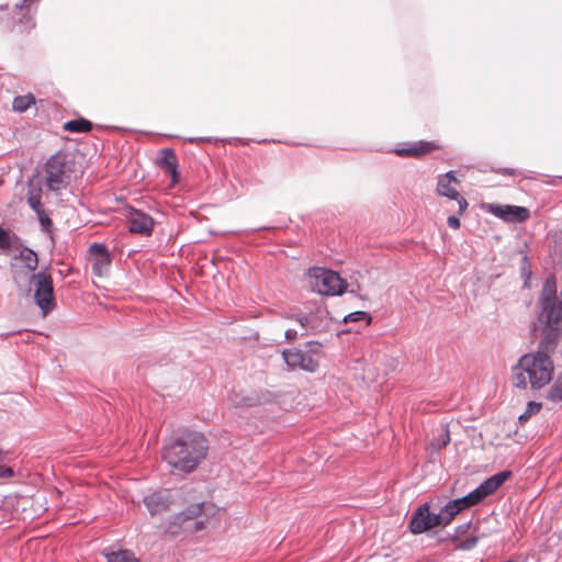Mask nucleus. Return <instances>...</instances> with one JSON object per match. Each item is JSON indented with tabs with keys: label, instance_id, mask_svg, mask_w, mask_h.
I'll return each instance as SVG.
<instances>
[{
	"label": "nucleus",
	"instance_id": "obj_24",
	"mask_svg": "<svg viewBox=\"0 0 562 562\" xmlns=\"http://www.w3.org/2000/svg\"><path fill=\"white\" fill-rule=\"evenodd\" d=\"M547 398L553 403L562 402V371L559 373L553 384L550 386Z\"/></svg>",
	"mask_w": 562,
	"mask_h": 562
},
{
	"label": "nucleus",
	"instance_id": "obj_23",
	"mask_svg": "<svg viewBox=\"0 0 562 562\" xmlns=\"http://www.w3.org/2000/svg\"><path fill=\"white\" fill-rule=\"evenodd\" d=\"M34 103L35 97L32 93H27L15 97L13 99L12 108L15 112L23 113Z\"/></svg>",
	"mask_w": 562,
	"mask_h": 562
},
{
	"label": "nucleus",
	"instance_id": "obj_15",
	"mask_svg": "<svg viewBox=\"0 0 562 562\" xmlns=\"http://www.w3.org/2000/svg\"><path fill=\"white\" fill-rule=\"evenodd\" d=\"M452 520H448V510H446V505L440 509L438 514L430 512V504L428 502H424V533L427 537H432L434 532H431L432 528L436 527H446Z\"/></svg>",
	"mask_w": 562,
	"mask_h": 562
},
{
	"label": "nucleus",
	"instance_id": "obj_14",
	"mask_svg": "<svg viewBox=\"0 0 562 562\" xmlns=\"http://www.w3.org/2000/svg\"><path fill=\"white\" fill-rule=\"evenodd\" d=\"M432 438L426 451L429 453L430 462H435V454H437L442 448H445L450 442V434L448 429V423L441 420L438 424H435L432 429Z\"/></svg>",
	"mask_w": 562,
	"mask_h": 562
},
{
	"label": "nucleus",
	"instance_id": "obj_40",
	"mask_svg": "<svg viewBox=\"0 0 562 562\" xmlns=\"http://www.w3.org/2000/svg\"><path fill=\"white\" fill-rule=\"evenodd\" d=\"M200 140H201L200 138H190V143H192V144L198 143Z\"/></svg>",
	"mask_w": 562,
	"mask_h": 562
},
{
	"label": "nucleus",
	"instance_id": "obj_21",
	"mask_svg": "<svg viewBox=\"0 0 562 562\" xmlns=\"http://www.w3.org/2000/svg\"><path fill=\"white\" fill-rule=\"evenodd\" d=\"M64 128L71 133H87L91 131L92 123L86 119H77L66 122Z\"/></svg>",
	"mask_w": 562,
	"mask_h": 562
},
{
	"label": "nucleus",
	"instance_id": "obj_2",
	"mask_svg": "<svg viewBox=\"0 0 562 562\" xmlns=\"http://www.w3.org/2000/svg\"><path fill=\"white\" fill-rule=\"evenodd\" d=\"M209 442L196 431H184L162 448V459L173 470L191 473L206 458Z\"/></svg>",
	"mask_w": 562,
	"mask_h": 562
},
{
	"label": "nucleus",
	"instance_id": "obj_12",
	"mask_svg": "<svg viewBox=\"0 0 562 562\" xmlns=\"http://www.w3.org/2000/svg\"><path fill=\"white\" fill-rule=\"evenodd\" d=\"M488 211L508 223H522L530 216V211L527 207L518 205L491 204Z\"/></svg>",
	"mask_w": 562,
	"mask_h": 562
},
{
	"label": "nucleus",
	"instance_id": "obj_38",
	"mask_svg": "<svg viewBox=\"0 0 562 562\" xmlns=\"http://www.w3.org/2000/svg\"><path fill=\"white\" fill-rule=\"evenodd\" d=\"M501 173L503 175H514L515 173V170L514 169H509V168H504V169H501Z\"/></svg>",
	"mask_w": 562,
	"mask_h": 562
},
{
	"label": "nucleus",
	"instance_id": "obj_4",
	"mask_svg": "<svg viewBox=\"0 0 562 562\" xmlns=\"http://www.w3.org/2000/svg\"><path fill=\"white\" fill-rule=\"evenodd\" d=\"M512 475L513 472L510 470L499 471L487 477L465 496L448 502L446 504L448 520H453L454 517L463 509L480 504L487 496L497 491Z\"/></svg>",
	"mask_w": 562,
	"mask_h": 562
},
{
	"label": "nucleus",
	"instance_id": "obj_3",
	"mask_svg": "<svg viewBox=\"0 0 562 562\" xmlns=\"http://www.w3.org/2000/svg\"><path fill=\"white\" fill-rule=\"evenodd\" d=\"M538 304L540 306L538 322L543 325L542 329H557V335L562 336V289L558 295L555 277L546 279Z\"/></svg>",
	"mask_w": 562,
	"mask_h": 562
},
{
	"label": "nucleus",
	"instance_id": "obj_20",
	"mask_svg": "<svg viewBox=\"0 0 562 562\" xmlns=\"http://www.w3.org/2000/svg\"><path fill=\"white\" fill-rule=\"evenodd\" d=\"M391 151L400 157L419 158L422 157V142L407 143L404 146L392 149Z\"/></svg>",
	"mask_w": 562,
	"mask_h": 562
},
{
	"label": "nucleus",
	"instance_id": "obj_18",
	"mask_svg": "<svg viewBox=\"0 0 562 562\" xmlns=\"http://www.w3.org/2000/svg\"><path fill=\"white\" fill-rule=\"evenodd\" d=\"M170 503L171 499L165 492H154L144 497V504L151 515L166 510Z\"/></svg>",
	"mask_w": 562,
	"mask_h": 562
},
{
	"label": "nucleus",
	"instance_id": "obj_19",
	"mask_svg": "<svg viewBox=\"0 0 562 562\" xmlns=\"http://www.w3.org/2000/svg\"><path fill=\"white\" fill-rule=\"evenodd\" d=\"M325 314V311L321 307L316 310V312H311L307 315H299L296 316V321L301 324V326L304 328L305 333L312 330H318L319 325L317 324V319Z\"/></svg>",
	"mask_w": 562,
	"mask_h": 562
},
{
	"label": "nucleus",
	"instance_id": "obj_31",
	"mask_svg": "<svg viewBox=\"0 0 562 562\" xmlns=\"http://www.w3.org/2000/svg\"><path fill=\"white\" fill-rule=\"evenodd\" d=\"M471 528V521H468L465 524H462L460 526H458L454 530V533L449 536L450 540L452 542L459 540L460 538H462L467 532L468 530Z\"/></svg>",
	"mask_w": 562,
	"mask_h": 562
},
{
	"label": "nucleus",
	"instance_id": "obj_8",
	"mask_svg": "<svg viewBox=\"0 0 562 562\" xmlns=\"http://www.w3.org/2000/svg\"><path fill=\"white\" fill-rule=\"evenodd\" d=\"M65 167L66 156L61 151L54 154L47 160L45 166V183L49 190L59 191L66 188L68 176L65 172Z\"/></svg>",
	"mask_w": 562,
	"mask_h": 562
},
{
	"label": "nucleus",
	"instance_id": "obj_41",
	"mask_svg": "<svg viewBox=\"0 0 562 562\" xmlns=\"http://www.w3.org/2000/svg\"><path fill=\"white\" fill-rule=\"evenodd\" d=\"M501 562H516L514 560H505V561H501Z\"/></svg>",
	"mask_w": 562,
	"mask_h": 562
},
{
	"label": "nucleus",
	"instance_id": "obj_27",
	"mask_svg": "<svg viewBox=\"0 0 562 562\" xmlns=\"http://www.w3.org/2000/svg\"><path fill=\"white\" fill-rule=\"evenodd\" d=\"M409 529L415 535L422 533V505L415 508Z\"/></svg>",
	"mask_w": 562,
	"mask_h": 562
},
{
	"label": "nucleus",
	"instance_id": "obj_7",
	"mask_svg": "<svg viewBox=\"0 0 562 562\" xmlns=\"http://www.w3.org/2000/svg\"><path fill=\"white\" fill-rule=\"evenodd\" d=\"M203 506V502L188 506L186 510L177 514L173 517V519L169 522L167 530L172 535H177L181 530H201L203 528V522L196 521L195 518L201 515Z\"/></svg>",
	"mask_w": 562,
	"mask_h": 562
},
{
	"label": "nucleus",
	"instance_id": "obj_29",
	"mask_svg": "<svg viewBox=\"0 0 562 562\" xmlns=\"http://www.w3.org/2000/svg\"><path fill=\"white\" fill-rule=\"evenodd\" d=\"M344 321L345 323L363 321L366 324H369L371 316L367 312L358 311L345 316Z\"/></svg>",
	"mask_w": 562,
	"mask_h": 562
},
{
	"label": "nucleus",
	"instance_id": "obj_6",
	"mask_svg": "<svg viewBox=\"0 0 562 562\" xmlns=\"http://www.w3.org/2000/svg\"><path fill=\"white\" fill-rule=\"evenodd\" d=\"M308 274L313 280V289L321 294L338 295L346 289V282L333 270L314 267L310 269Z\"/></svg>",
	"mask_w": 562,
	"mask_h": 562
},
{
	"label": "nucleus",
	"instance_id": "obj_26",
	"mask_svg": "<svg viewBox=\"0 0 562 562\" xmlns=\"http://www.w3.org/2000/svg\"><path fill=\"white\" fill-rule=\"evenodd\" d=\"M542 405L541 403L530 401L527 404V407L522 414L519 415L518 422L522 425L525 424L532 415L540 412Z\"/></svg>",
	"mask_w": 562,
	"mask_h": 562
},
{
	"label": "nucleus",
	"instance_id": "obj_1",
	"mask_svg": "<svg viewBox=\"0 0 562 562\" xmlns=\"http://www.w3.org/2000/svg\"><path fill=\"white\" fill-rule=\"evenodd\" d=\"M561 336L557 329H542V337L536 353H527L520 357L518 363L513 367V385L526 390L528 384L533 390H540L547 385L553 373L551 353L554 352Z\"/></svg>",
	"mask_w": 562,
	"mask_h": 562
},
{
	"label": "nucleus",
	"instance_id": "obj_36",
	"mask_svg": "<svg viewBox=\"0 0 562 562\" xmlns=\"http://www.w3.org/2000/svg\"><path fill=\"white\" fill-rule=\"evenodd\" d=\"M423 148H424L423 150H424V156H425L426 154L430 153L431 150L440 148V146L437 145L436 142H425L424 140Z\"/></svg>",
	"mask_w": 562,
	"mask_h": 562
},
{
	"label": "nucleus",
	"instance_id": "obj_13",
	"mask_svg": "<svg viewBox=\"0 0 562 562\" xmlns=\"http://www.w3.org/2000/svg\"><path fill=\"white\" fill-rule=\"evenodd\" d=\"M128 231L133 234L149 236L154 229V220L143 211L131 209L127 215Z\"/></svg>",
	"mask_w": 562,
	"mask_h": 562
},
{
	"label": "nucleus",
	"instance_id": "obj_17",
	"mask_svg": "<svg viewBox=\"0 0 562 562\" xmlns=\"http://www.w3.org/2000/svg\"><path fill=\"white\" fill-rule=\"evenodd\" d=\"M157 165L160 169H162L165 171V173L171 176L173 182H177L178 161H177V156L171 148H164L158 151Z\"/></svg>",
	"mask_w": 562,
	"mask_h": 562
},
{
	"label": "nucleus",
	"instance_id": "obj_5",
	"mask_svg": "<svg viewBox=\"0 0 562 562\" xmlns=\"http://www.w3.org/2000/svg\"><path fill=\"white\" fill-rule=\"evenodd\" d=\"M34 285V301L40 307L43 316L48 315L56 306L54 295L53 278L47 269L30 276Z\"/></svg>",
	"mask_w": 562,
	"mask_h": 562
},
{
	"label": "nucleus",
	"instance_id": "obj_10",
	"mask_svg": "<svg viewBox=\"0 0 562 562\" xmlns=\"http://www.w3.org/2000/svg\"><path fill=\"white\" fill-rule=\"evenodd\" d=\"M453 183H458V180L454 177V171L450 170L439 177L437 182V192L439 195L451 200H457L459 205V214H462L469 204L468 201L461 196L458 190L452 186Z\"/></svg>",
	"mask_w": 562,
	"mask_h": 562
},
{
	"label": "nucleus",
	"instance_id": "obj_37",
	"mask_svg": "<svg viewBox=\"0 0 562 562\" xmlns=\"http://www.w3.org/2000/svg\"><path fill=\"white\" fill-rule=\"evenodd\" d=\"M284 336L286 340L292 341L297 337V331L294 329H288Z\"/></svg>",
	"mask_w": 562,
	"mask_h": 562
},
{
	"label": "nucleus",
	"instance_id": "obj_9",
	"mask_svg": "<svg viewBox=\"0 0 562 562\" xmlns=\"http://www.w3.org/2000/svg\"><path fill=\"white\" fill-rule=\"evenodd\" d=\"M282 357L289 371L300 369L306 372H315L318 368V362L313 355L301 349H285Z\"/></svg>",
	"mask_w": 562,
	"mask_h": 562
},
{
	"label": "nucleus",
	"instance_id": "obj_25",
	"mask_svg": "<svg viewBox=\"0 0 562 562\" xmlns=\"http://www.w3.org/2000/svg\"><path fill=\"white\" fill-rule=\"evenodd\" d=\"M480 536L471 535L467 538H460L459 540L454 541V548L456 550L460 551H470L474 549L480 540Z\"/></svg>",
	"mask_w": 562,
	"mask_h": 562
},
{
	"label": "nucleus",
	"instance_id": "obj_22",
	"mask_svg": "<svg viewBox=\"0 0 562 562\" xmlns=\"http://www.w3.org/2000/svg\"><path fill=\"white\" fill-rule=\"evenodd\" d=\"M108 562H139V560L130 550H119L105 553Z\"/></svg>",
	"mask_w": 562,
	"mask_h": 562
},
{
	"label": "nucleus",
	"instance_id": "obj_11",
	"mask_svg": "<svg viewBox=\"0 0 562 562\" xmlns=\"http://www.w3.org/2000/svg\"><path fill=\"white\" fill-rule=\"evenodd\" d=\"M89 260L92 265V272L95 277H103L111 266V256L103 244L93 243L89 247Z\"/></svg>",
	"mask_w": 562,
	"mask_h": 562
},
{
	"label": "nucleus",
	"instance_id": "obj_35",
	"mask_svg": "<svg viewBox=\"0 0 562 562\" xmlns=\"http://www.w3.org/2000/svg\"><path fill=\"white\" fill-rule=\"evenodd\" d=\"M447 224L450 228L458 229L460 227V220L457 215H450L447 218Z\"/></svg>",
	"mask_w": 562,
	"mask_h": 562
},
{
	"label": "nucleus",
	"instance_id": "obj_33",
	"mask_svg": "<svg viewBox=\"0 0 562 562\" xmlns=\"http://www.w3.org/2000/svg\"><path fill=\"white\" fill-rule=\"evenodd\" d=\"M231 403L234 406H250L252 404V400L249 397H239L238 395H234L231 398Z\"/></svg>",
	"mask_w": 562,
	"mask_h": 562
},
{
	"label": "nucleus",
	"instance_id": "obj_34",
	"mask_svg": "<svg viewBox=\"0 0 562 562\" xmlns=\"http://www.w3.org/2000/svg\"><path fill=\"white\" fill-rule=\"evenodd\" d=\"M27 204L36 213V215L45 211L44 205L42 204V200L33 199V201L27 202Z\"/></svg>",
	"mask_w": 562,
	"mask_h": 562
},
{
	"label": "nucleus",
	"instance_id": "obj_28",
	"mask_svg": "<svg viewBox=\"0 0 562 562\" xmlns=\"http://www.w3.org/2000/svg\"><path fill=\"white\" fill-rule=\"evenodd\" d=\"M42 186L40 183H35L33 180L27 183V202L34 200H42Z\"/></svg>",
	"mask_w": 562,
	"mask_h": 562
},
{
	"label": "nucleus",
	"instance_id": "obj_16",
	"mask_svg": "<svg viewBox=\"0 0 562 562\" xmlns=\"http://www.w3.org/2000/svg\"><path fill=\"white\" fill-rule=\"evenodd\" d=\"M13 260L15 262V265L13 266L15 269H18L19 267L24 268V269H26L27 273H30V276L32 273H35L34 271L36 270V268L38 266L37 254L27 247L22 248L20 250L19 255L15 256ZM19 277H20V272H19V270H15L14 271V280L18 281Z\"/></svg>",
	"mask_w": 562,
	"mask_h": 562
},
{
	"label": "nucleus",
	"instance_id": "obj_39",
	"mask_svg": "<svg viewBox=\"0 0 562 562\" xmlns=\"http://www.w3.org/2000/svg\"><path fill=\"white\" fill-rule=\"evenodd\" d=\"M521 274L525 276L526 278H529L530 271L527 270V268L525 266H522L521 267Z\"/></svg>",
	"mask_w": 562,
	"mask_h": 562
},
{
	"label": "nucleus",
	"instance_id": "obj_30",
	"mask_svg": "<svg viewBox=\"0 0 562 562\" xmlns=\"http://www.w3.org/2000/svg\"><path fill=\"white\" fill-rule=\"evenodd\" d=\"M12 247V237L8 231L0 226V250L7 251Z\"/></svg>",
	"mask_w": 562,
	"mask_h": 562
},
{
	"label": "nucleus",
	"instance_id": "obj_32",
	"mask_svg": "<svg viewBox=\"0 0 562 562\" xmlns=\"http://www.w3.org/2000/svg\"><path fill=\"white\" fill-rule=\"evenodd\" d=\"M37 218H38L42 231L46 232V233L50 232L53 222H52L50 217L46 214V212L44 211V212L37 214Z\"/></svg>",
	"mask_w": 562,
	"mask_h": 562
}]
</instances>
